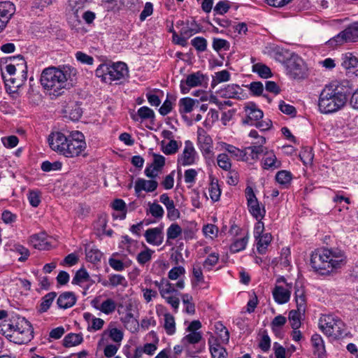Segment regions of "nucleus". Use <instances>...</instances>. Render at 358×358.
<instances>
[{"instance_id": "nucleus-1", "label": "nucleus", "mask_w": 358, "mask_h": 358, "mask_svg": "<svg viewBox=\"0 0 358 358\" xmlns=\"http://www.w3.org/2000/svg\"><path fill=\"white\" fill-rule=\"evenodd\" d=\"M50 148L66 157H75L81 155L86 149L84 135L78 131H73L66 136L62 132H52L48 138Z\"/></svg>"}, {"instance_id": "nucleus-2", "label": "nucleus", "mask_w": 358, "mask_h": 358, "mask_svg": "<svg viewBox=\"0 0 358 358\" xmlns=\"http://www.w3.org/2000/svg\"><path fill=\"white\" fill-rule=\"evenodd\" d=\"M346 259L345 253L339 248H322L313 252L310 265L315 271L325 275L343 266Z\"/></svg>"}, {"instance_id": "nucleus-3", "label": "nucleus", "mask_w": 358, "mask_h": 358, "mask_svg": "<svg viewBox=\"0 0 358 358\" xmlns=\"http://www.w3.org/2000/svg\"><path fill=\"white\" fill-rule=\"evenodd\" d=\"M347 100V89L337 82L331 83L322 90L318 108L321 113H333L343 108Z\"/></svg>"}, {"instance_id": "nucleus-4", "label": "nucleus", "mask_w": 358, "mask_h": 358, "mask_svg": "<svg viewBox=\"0 0 358 358\" xmlns=\"http://www.w3.org/2000/svg\"><path fill=\"white\" fill-rule=\"evenodd\" d=\"M75 69L69 66H64L62 68H45L41 75V83L45 90H52L53 94H60L61 90L69 87L68 81H72L71 76H75Z\"/></svg>"}, {"instance_id": "nucleus-5", "label": "nucleus", "mask_w": 358, "mask_h": 358, "mask_svg": "<svg viewBox=\"0 0 358 358\" xmlns=\"http://www.w3.org/2000/svg\"><path fill=\"white\" fill-rule=\"evenodd\" d=\"M322 332L332 339H338L345 335L343 322L334 315H323L319 321Z\"/></svg>"}, {"instance_id": "nucleus-6", "label": "nucleus", "mask_w": 358, "mask_h": 358, "mask_svg": "<svg viewBox=\"0 0 358 358\" xmlns=\"http://www.w3.org/2000/svg\"><path fill=\"white\" fill-rule=\"evenodd\" d=\"M13 330L12 336L16 339L15 343L24 344L30 341L34 336V329L31 323L24 317H19L16 323L9 324Z\"/></svg>"}, {"instance_id": "nucleus-7", "label": "nucleus", "mask_w": 358, "mask_h": 358, "mask_svg": "<svg viewBox=\"0 0 358 358\" xmlns=\"http://www.w3.org/2000/svg\"><path fill=\"white\" fill-rule=\"evenodd\" d=\"M357 41H358V22L350 24L343 31L331 38L328 43L330 46L336 47L345 43Z\"/></svg>"}, {"instance_id": "nucleus-8", "label": "nucleus", "mask_w": 358, "mask_h": 358, "mask_svg": "<svg viewBox=\"0 0 358 358\" xmlns=\"http://www.w3.org/2000/svg\"><path fill=\"white\" fill-rule=\"evenodd\" d=\"M285 66L287 73L294 78H301L306 75L304 62L297 55L292 54L287 59Z\"/></svg>"}, {"instance_id": "nucleus-9", "label": "nucleus", "mask_w": 358, "mask_h": 358, "mask_svg": "<svg viewBox=\"0 0 358 358\" xmlns=\"http://www.w3.org/2000/svg\"><path fill=\"white\" fill-rule=\"evenodd\" d=\"M202 338L201 332H189L182 339V344L186 348L187 354L190 357H195L196 354L202 351L201 347L195 346Z\"/></svg>"}, {"instance_id": "nucleus-10", "label": "nucleus", "mask_w": 358, "mask_h": 358, "mask_svg": "<svg viewBox=\"0 0 358 358\" xmlns=\"http://www.w3.org/2000/svg\"><path fill=\"white\" fill-rule=\"evenodd\" d=\"M198 159V154L190 141L185 142V148L182 152L178 155V164L186 166L195 164Z\"/></svg>"}, {"instance_id": "nucleus-11", "label": "nucleus", "mask_w": 358, "mask_h": 358, "mask_svg": "<svg viewBox=\"0 0 358 358\" xmlns=\"http://www.w3.org/2000/svg\"><path fill=\"white\" fill-rule=\"evenodd\" d=\"M249 212L257 220L262 219L265 215V210L261 209L258 200L251 187H247L245 191Z\"/></svg>"}, {"instance_id": "nucleus-12", "label": "nucleus", "mask_w": 358, "mask_h": 358, "mask_svg": "<svg viewBox=\"0 0 358 358\" xmlns=\"http://www.w3.org/2000/svg\"><path fill=\"white\" fill-rule=\"evenodd\" d=\"M1 76L5 83L6 90L9 93H15L22 87L27 79V76L16 73L15 76H8L1 69Z\"/></svg>"}, {"instance_id": "nucleus-13", "label": "nucleus", "mask_w": 358, "mask_h": 358, "mask_svg": "<svg viewBox=\"0 0 358 358\" xmlns=\"http://www.w3.org/2000/svg\"><path fill=\"white\" fill-rule=\"evenodd\" d=\"M11 63L6 65L5 71L8 76H15L16 73L27 76V62L21 55L13 57Z\"/></svg>"}, {"instance_id": "nucleus-14", "label": "nucleus", "mask_w": 358, "mask_h": 358, "mask_svg": "<svg viewBox=\"0 0 358 358\" xmlns=\"http://www.w3.org/2000/svg\"><path fill=\"white\" fill-rule=\"evenodd\" d=\"M197 139L199 149L205 157H210L213 152V140L201 127L197 130Z\"/></svg>"}, {"instance_id": "nucleus-15", "label": "nucleus", "mask_w": 358, "mask_h": 358, "mask_svg": "<svg viewBox=\"0 0 358 358\" xmlns=\"http://www.w3.org/2000/svg\"><path fill=\"white\" fill-rule=\"evenodd\" d=\"M244 110L245 117L243 119V124L250 126H254L257 122L262 119L264 116L263 111L260 110L255 103H250L245 106Z\"/></svg>"}, {"instance_id": "nucleus-16", "label": "nucleus", "mask_w": 358, "mask_h": 358, "mask_svg": "<svg viewBox=\"0 0 358 358\" xmlns=\"http://www.w3.org/2000/svg\"><path fill=\"white\" fill-rule=\"evenodd\" d=\"M265 143L266 138L261 136L257 142L246 148L248 156L250 157V161L252 160L253 162H257L262 155H266V152H267L268 150L267 148L264 146Z\"/></svg>"}, {"instance_id": "nucleus-17", "label": "nucleus", "mask_w": 358, "mask_h": 358, "mask_svg": "<svg viewBox=\"0 0 358 358\" xmlns=\"http://www.w3.org/2000/svg\"><path fill=\"white\" fill-rule=\"evenodd\" d=\"M109 80L110 83L115 80H121L128 76L129 71L127 66L124 62H117L109 64Z\"/></svg>"}, {"instance_id": "nucleus-18", "label": "nucleus", "mask_w": 358, "mask_h": 358, "mask_svg": "<svg viewBox=\"0 0 358 358\" xmlns=\"http://www.w3.org/2000/svg\"><path fill=\"white\" fill-rule=\"evenodd\" d=\"M204 80L203 75L197 71L187 76L186 80L180 82V89L182 94H187L191 87H195L202 85Z\"/></svg>"}, {"instance_id": "nucleus-19", "label": "nucleus", "mask_w": 358, "mask_h": 358, "mask_svg": "<svg viewBox=\"0 0 358 358\" xmlns=\"http://www.w3.org/2000/svg\"><path fill=\"white\" fill-rule=\"evenodd\" d=\"M291 290L292 283H286V287L282 285H275L272 291L275 301L278 304L287 303L290 299Z\"/></svg>"}, {"instance_id": "nucleus-20", "label": "nucleus", "mask_w": 358, "mask_h": 358, "mask_svg": "<svg viewBox=\"0 0 358 358\" xmlns=\"http://www.w3.org/2000/svg\"><path fill=\"white\" fill-rule=\"evenodd\" d=\"M234 229H236V231H239L238 228L232 227L231 231H233ZM236 233V236L233 239L229 248L232 253H236L245 250L249 240L248 233H241L239 234L237 232Z\"/></svg>"}, {"instance_id": "nucleus-21", "label": "nucleus", "mask_w": 358, "mask_h": 358, "mask_svg": "<svg viewBox=\"0 0 358 358\" xmlns=\"http://www.w3.org/2000/svg\"><path fill=\"white\" fill-rule=\"evenodd\" d=\"M144 236L149 244L159 246L164 241L163 227L148 229L145 231Z\"/></svg>"}, {"instance_id": "nucleus-22", "label": "nucleus", "mask_w": 358, "mask_h": 358, "mask_svg": "<svg viewBox=\"0 0 358 358\" xmlns=\"http://www.w3.org/2000/svg\"><path fill=\"white\" fill-rule=\"evenodd\" d=\"M159 201L166 206L167 216L170 220H175L179 218L180 212L176 208L173 201L169 198L167 194H162L159 197Z\"/></svg>"}, {"instance_id": "nucleus-23", "label": "nucleus", "mask_w": 358, "mask_h": 358, "mask_svg": "<svg viewBox=\"0 0 358 358\" xmlns=\"http://www.w3.org/2000/svg\"><path fill=\"white\" fill-rule=\"evenodd\" d=\"M15 12V6L10 1L0 3V20L6 25Z\"/></svg>"}, {"instance_id": "nucleus-24", "label": "nucleus", "mask_w": 358, "mask_h": 358, "mask_svg": "<svg viewBox=\"0 0 358 358\" xmlns=\"http://www.w3.org/2000/svg\"><path fill=\"white\" fill-rule=\"evenodd\" d=\"M210 351L213 358H227V351L218 343L217 339L211 336L208 339Z\"/></svg>"}, {"instance_id": "nucleus-25", "label": "nucleus", "mask_w": 358, "mask_h": 358, "mask_svg": "<svg viewBox=\"0 0 358 358\" xmlns=\"http://www.w3.org/2000/svg\"><path fill=\"white\" fill-rule=\"evenodd\" d=\"M224 148L230 154L232 158L237 161H250V157L248 156L246 148L243 150H241L232 145L224 143Z\"/></svg>"}, {"instance_id": "nucleus-26", "label": "nucleus", "mask_w": 358, "mask_h": 358, "mask_svg": "<svg viewBox=\"0 0 358 358\" xmlns=\"http://www.w3.org/2000/svg\"><path fill=\"white\" fill-rule=\"evenodd\" d=\"M76 302V296L71 292H65L61 294L57 300V304L59 308L66 309L72 307Z\"/></svg>"}, {"instance_id": "nucleus-27", "label": "nucleus", "mask_w": 358, "mask_h": 358, "mask_svg": "<svg viewBox=\"0 0 358 358\" xmlns=\"http://www.w3.org/2000/svg\"><path fill=\"white\" fill-rule=\"evenodd\" d=\"M281 166L280 161L278 160L272 150L266 152L263 158L262 167L267 170H274Z\"/></svg>"}, {"instance_id": "nucleus-28", "label": "nucleus", "mask_w": 358, "mask_h": 358, "mask_svg": "<svg viewBox=\"0 0 358 358\" xmlns=\"http://www.w3.org/2000/svg\"><path fill=\"white\" fill-rule=\"evenodd\" d=\"M30 243L38 250H49L50 245L48 241V237L45 234H34L30 237Z\"/></svg>"}, {"instance_id": "nucleus-29", "label": "nucleus", "mask_w": 358, "mask_h": 358, "mask_svg": "<svg viewBox=\"0 0 358 358\" xmlns=\"http://www.w3.org/2000/svg\"><path fill=\"white\" fill-rule=\"evenodd\" d=\"M121 321L124 324L125 328L131 332H136L139 328V323L136 318L134 317L133 313L127 310L124 315L121 317Z\"/></svg>"}, {"instance_id": "nucleus-30", "label": "nucleus", "mask_w": 358, "mask_h": 358, "mask_svg": "<svg viewBox=\"0 0 358 358\" xmlns=\"http://www.w3.org/2000/svg\"><path fill=\"white\" fill-rule=\"evenodd\" d=\"M158 186V183L155 180H146L145 179L139 178L135 182L134 189L136 193L144 190L148 192L155 191Z\"/></svg>"}, {"instance_id": "nucleus-31", "label": "nucleus", "mask_w": 358, "mask_h": 358, "mask_svg": "<svg viewBox=\"0 0 358 358\" xmlns=\"http://www.w3.org/2000/svg\"><path fill=\"white\" fill-rule=\"evenodd\" d=\"M102 285L105 287H115L122 286L125 288L128 285L126 278L120 274H110L108 275V280L103 281Z\"/></svg>"}, {"instance_id": "nucleus-32", "label": "nucleus", "mask_w": 358, "mask_h": 358, "mask_svg": "<svg viewBox=\"0 0 358 358\" xmlns=\"http://www.w3.org/2000/svg\"><path fill=\"white\" fill-rule=\"evenodd\" d=\"M242 89L236 84H230L221 89L220 94L224 98L240 99Z\"/></svg>"}, {"instance_id": "nucleus-33", "label": "nucleus", "mask_w": 358, "mask_h": 358, "mask_svg": "<svg viewBox=\"0 0 358 358\" xmlns=\"http://www.w3.org/2000/svg\"><path fill=\"white\" fill-rule=\"evenodd\" d=\"M311 343L313 348L314 354L319 358H323L326 350L322 336L317 334H313L311 337Z\"/></svg>"}, {"instance_id": "nucleus-34", "label": "nucleus", "mask_w": 358, "mask_h": 358, "mask_svg": "<svg viewBox=\"0 0 358 358\" xmlns=\"http://www.w3.org/2000/svg\"><path fill=\"white\" fill-rule=\"evenodd\" d=\"M199 104V101L185 97L179 101V111L180 113H189L195 106Z\"/></svg>"}, {"instance_id": "nucleus-35", "label": "nucleus", "mask_w": 358, "mask_h": 358, "mask_svg": "<svg viewBox=\"0 0 358 358\" xmlns=\"http://www.w3.org/2000/svg\"><path fill=\"white\" fill-rule=\"evenodd\" d=\"M83 342L82 334L70 333L65 336L63 340V345L66 348L77 346Z\"/></svg>"}, {"instance_id": "nucleus-36", "label": "nucleus", "mask_w": 358, "mask_h": 358, "mask_svg": "<svg viewBox=\"0 0 358 358\" xmlns=\"http://www.w3.org/2000/svg\"><path fill=\"white\" fill-rule=\"evenodd\" d=\"M256 240L257 241V249L258 252L261 255L265 254L266 249L272 240L271 234H264L262 236H259V237H258V238Z\"/></svg>"}, {"instance_id": "nucleus-37", "label": "nucleus", "mask_w": 358, "mask_h": 358, "mask_svg": "<svg viewBox=\"0 0 358 358\" xmlns=\"http://www.w3.org/2000/svg\"><path fill=\"white\" fill-rule=\"evenodd\" d=\"M342 66L348 70L358 68V57L348 52L342 57Z\"/></svg>"}, {"instance_id": "nucleus-38", "label": "nucleus", "mask_w": 358, "mask_h": 358, "mask_svg": "<svg viewBox=\"0 0 358 358\" xmlns=\"http://www.w3.org/2000/svg\"><path fill=\"white\" fill-rule=\"evenodd\" d=\"M85 3L86 0H69L67 10L78 19L79 17L78 12L85 8Z\"/></svg>"}, {"instance_id": "nucleus-39", "label": "nucleus", "mask_w": 358, "mask_h": 358, "mask_svg": "<svg viewBox=\"0 0 358 358\" xmlns=\"http://www.w3.org/2000/svg\"><path fill=\"white\" fill-rule=\"evenodd\" d=\"M294 298L296 307L299 311H305L306 310V296L305 291L303 287H295Z\"/></svg>"}, {"instance_id": "nucleus-40", "label": "nucleus", "mask_w": 358, "mask_h": 358, "mask_svg": "<svg viewBox=\"0 0 358 358\" xmlns=\"http://www.w3.org/2000/svg\"><path fill=\"white\" fill-rule=\"evenodd\" d=\"M209 194L213 201L215 202L220 200L221 189L218 185V180L210 176V183L208 188Z\"/></svg>"}, {"instance_id": "nucleus-41", "label": "nucleus", "mask_w": 358, "mask_h": 358, "mask_svg": "<svg viewBox=\"0 0 358 358\" xmlns=\"http://www.w3.org/2000/svg\"><path fill=\"white\" fill-rule=\"evenodd\" d=\"M164 328L169 335H173L176 332V322L174 317L169 313L164 315Z\"/></svg>"}, {"instance_id": "nucleus-42", "label": "nucleus", "mask_w": 358, "mask_h": 358, "mask_svg": "<svg viewBox=\"0 0 358 358\" xmlns=\"http://www.w3.org/2000/svg\"><path fill=\"white\" fill-rule=\"evenodd\" d=\"M56 296L57 293L55 292H51L45 294L41 299L39 311L41 313L46 312L51 306Z\"/></svg>"}, {"instance_id": "nucleus-43", "label": "nucleus", "mask_w": 358, "mask_h": 358, "mask_svg": "<svg viewBox=\"0 0 358 358\" xmlns=\"http://www.w3.org/2000/svg\"><path fill=\"white\" fill-rule=\"evenodd\" d=\"M182 24V27H181L180 30V34L181 36H183V38H189L194 34L198 33L199 31V29L198 27V25L194 23H192L191 25L183 24L182 22H181Z\"/></svg>"}, {"instance_id": "nucleus-44", "label": "nucleus", "mask_w": 358, "mask_h": 358, "mask_svg": "<svg viewBox=\"0 0 358 358\" xmlns=\"http://www.w3.org/2000/svg\"><path fill=\"white\" fill-rule=\"evenodd\" d=\"M116 306V303L113 299H107L101 303L100 306L97 307V310L106 315H110L115 310Z\"/></svg>"}, {"instance_id": "nucleus-45", "label": "nucleus", "mask_w": 358, "mask_h": 358, "mask_svg": "<svg viewBox=\"0 0 358 358\" xmlns=\"http://www.w3.org/2000/svg\"><path fill=\"white\" fill-rule=\"evenodd\" d=\"M231 75L227 70H222L215 73V76L213 78L211 85L214 87L218 83L227 82L230 80Z\"/></svg>"}, {"instance_id": "nucleus-46", "label": "nucleus", "mask_w": 358, "mask_h": 358, "mask_svg": "<svg viewBox=\"0 0 358 358\" xmlns=\"http://www.w3.org/2000/svg\"><path fill=\"white\" fill-rule=\"evenodd\" d=\"M109 64H100L95 71L97 77L101 78L104 83H110L109 80Z\"/></svg>"}, {"instance_id": "nucleus-47", "label": "nucleus", "mask_w": 358, "mask_h": 358, "mask_svg": "<svg viewBox=\"0 0 358 358\" xmlns=\"http://www.w3.org/2000/svg\"><path fill=\"white\" fill-rule=\"evenodd\" d=\"M305 311H299L297 310H292L289 313V320L290 321L291 327L293 329H297L301 325L300 316Z\"/></svg>"}, {"instance_id": "nucleus-48", "label": "nucleus", "mask_w": 358, "mask_h": 358, "mask_svg": "<svg viewBox=\"0 0 358 358\" xmlns=\"http://www.w3.org/2000/svg\"><path fill=\"white\" fill-rule=\"evenodd\" d=\"M182 233L181 227L176 223L171 224L169 227L167 229L166 236L167 240L166 243H169V240H174L177 238Z\"/></svg>"}, {"instance_id": "nucleus-49", "label": "nucleus", "mask_w": 358, "mask_h": 358, "mask_svg": "<svg viewBox=\"0 0 358 358\" xmlns=\"http://www.w3.org/2000/svg\"><path fill=\"white\" fill-rule=\"evenodd\" d=\"M215 327L220 341L223 343H227L229 340V332L228 329L221 322L216 323Z\"/></svg>"}, {"instance_id": "nucleus-50", "label": "nucleus", "mask_w": 358, "mask_h": 358, "mask_svg": "<svg viewBox=\"0 0 358 358\" xmlns=\"http://www.w3.org/2000/svg\"><path fill=\"white\" fill-rule=\"evenodd\" d=\"M252 71L264 78H268L271 75L270 68L263 64L257 63L252 66Z\"/></svg>"}, {"instance_id": "nucleus-51", "label": "nucleus", "mask_w": 358, "mask_h": 358, "mask_svg": "<svg viewBox=\"0 0 358 358\" xmlns=\"http://www.w3.org/2000/svg\"><path fill=\"white\" fill-rule=\"evenodd\" d=\"M292 178V173L289 171L285 170L280 171L275 175L276 181L282 185L286 186L287 185L289 184Z\"/></svg>"}, {"instance_id": "nucleus-52", "label": "nucleus", "mask_w": 358, "mask_h": 358, "mask_svg": "<svg viewBox=\"0 0 358 358\" xmlns=\"http://www.w3.org/2000/svg\"><path fill=\"white\" fill-rule=\"evenodd\" d=\"M217 162L219 167L224 171H229L231 168V163L229 156L225 153H221L217 157Z\"/></svg>"}, {"instance_id": "nucleus-53", "label": "nucleus", "mask_w": 358, "mask_h": 358, "mask_svg": "<svg viewBox=\"0 0 358 358\" xmlns=\"http://www.w3.org/2000/svg\"><path fill=\"white\" fill-rule=\"evenodd\" d=\"M154 251L148 248H146L145 250L139 252L136 257V260L138 263L141 265H144L148 262L150 261L152 254Z\"/></svg>"}, {"instance_id": "nucleus-54", "label": "nucleus", "mask_w": 358, "mask_h": 358, "mask_svg": "<svg viewBox=\"0 0 358 358\" xmlns=\"http://www.w3.org/2000/svg\"><path fill=\"white\" fill-rule=\"evenodd\" d=\"M182 303L185 306V312L188 314H194L195 312L194 304L192 302V297L188 294L181 295Z\"/></svg>"}, {"instance_id": "nucleus-55", "label": "nucleus", "mask_w": 358, "mask_h": 358, "mask_svg": "<svg viewBox=\"0 0 358 358\" xmlns=\"http://www.w3.org/2000/svg\"><path fill=\"white\" fill-rule=\"evenodd\" d=\"M90 279V275L85 268L79 269L72 280V283L80 285L82 282H87Z\"/></svg>"}, {"instance_id": "nucleus-56", "label": "nucleus", "mask_w": 358, "mask_h": 358, "mask_svg": "<svg viewBox=\"0 0 358 358\" xmlns=\"http://www.w3.org/2000/svg\"><path fill=\"white\" fill-rule=\"evenodd\" d=\"M71 108L72 109H70V107H68V108L65 110V112L69 115L72 120H78L82 116V109L76 103H72Z\"/></svg>"}, {"instance_id": "nucleus-57", "label": "nucleus", "mask_w": 358, "mask_h": 358, "mask_svg": "<svg viewBox=\"0 0 358 358\" xmlns=\"http://www.w3.org/2000/svg\"><path fill=\"white\" fill-rule=\"evenodd\" d=\"M219 260V255L213 252L208 256L203 263L205 269L210 271L213 266H215Z\"/></svg>"}, {"instance_id": "nucleus-58", "label": "nucleus", "mask_w": 358, "mask_h": 358, "mask_svg": "<svg viewBox=\"0 0 358 358\" xmlns=\"http://www.w3.org/2000/svg\"><path fill=\"white\" fill-rule=\"evenodd\" d=\"M149 213L155 218L160 219L164 214L163 208L158 203H149Z\"/></svg>"}, {"instance_id": "nucleus-59", "label": "nucleus", "mask_w": 358, "mask_h": 358, "mask_svg": "<svg viewBox=\"0 0 358 358\" xmlns=\"http://www.w3.org/2000/svg\"><path fill=\"white\" fill-rule=\"evenodd\" d=\"M137 115L141 120H150L155 118V112L147 106L141 107L137 111Z\"/></svg>"}, {"instance_id": "nucleus-60", "label": "nucleus", "mask_w": 358, "mask_h": 358, "mask_svg": "<svg viewBox=\"0 0 358 358\" xmlns=\"http://www.w3.org/2000/svg\"><path fill=\"white\" fill-rule=\"evenodd\" d=\"M177 289H175V285L173 283H171L168 280H165V282L163 285V288L161 290L160 295L162 297H165L169 295H173L174 294H177Z\"/></svg>"}, {"instance_id": "nucleus-61", "label": "nucleus", "mask_w": 358, "mask_h": 358, "mask_svg": "<svg viewBox=\"0 0 358 358\" xmlns=\"http://www.w3.org/2000/svg\"><path fill=\"white\" fill-rule=\"evenodd\" d=\"M299 157L305 165H310L313 162L314 155L311 150L307 148L300 152Z\"/></svg>"}, {"instance_id": "nucleus-62", "label": "nucleus", "mask_w": 358, "mask_h": 358, "mask_svg": "<svg viewBox=\"0 0 358 358\" xmlns=\"http://www.w3.org/2000/svg\"><path fill=\"white\" fill-rule=\"evenodd\" d=\"M213 48L217 52L220 50H228L230 48L229 43L222 38H214L213 41Z\"/></svg>"}, {"instance_id": "nucleus-63", "label": "nucleus", "mask_w": 358, "mask_h": 358, "mask_svg": "<svg viewBox=\"0 0 358 358\" xmlns=\"http://www.w3.org/2000/svg\"><path fill=\"white\" fill-rule=\"evenodd\" d=\"M185 273V269L183 266H175L169 271L168 277L171 280H176L180 278V276L184 275Z\"/></svg>"}, {"instance_id": "nucleus-64", "label": "nucleus", "mask_w": 358, "mask_h": 358, "mask_svg": "<svg viewBox=\"0 0 358 358\" xmlns=\"http://www.w3.org/2000/svg\"><path fill=\"white\" fill-rule=\"evenodd\" d=\"M192 45L199 52H203L206 50L207 41L203 37H196L191 41Z\"/></svg>"}]
</instances>
